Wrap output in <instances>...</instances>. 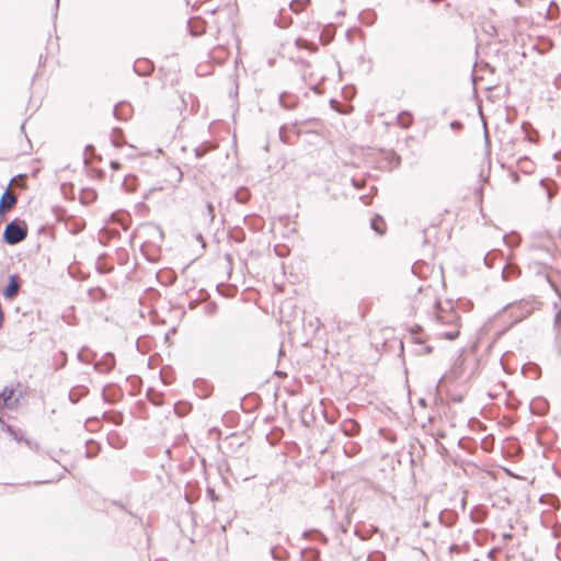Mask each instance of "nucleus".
<instances>
[{
	"mask_svg": "<svg viewBox=\"0 0 561 561\" xmlns=\"http://www.w3.org/2000/svg\"><path fill=\"white\" fill-rule=\"evenodd\" d=\"M436 321L438 324H446L448 330L439 331L438 334L447 340H455L459 335L458 317L455 312L439 310L436 312Z\"/></svg>",
	"mask_w": 561,
	"mask_h": 561,
	"instance_id": "nucleus-1",
	"label": "nucleus"
},
{
	"mask_svg": "<svg viewBox=\"0 0 561 561\" xmlns=\"http://www.w3.org/2000/svg\"><path fill=\"white\" fill-rule=\"evenodd\" d=\"M26 237L27 225L25 224V221L19 219L10 221L5 226L3 231V239L10 245H14L22 242Z\"/></svg>",
	"mask_w": 561,
	"mask_h": 561,
	"instance_id": "nucleus-2",
	"label": "nucleus"
},
{
	"mask_svg": "<svg viewBox=\"0 0 561 561\" xmlns=\"http://www.w3.org/2000/svg\"><path fill=\"white\" fill-rule=\"evenodd\" d=\"M211 13L224 14L227 20H232L238 13L236 0H222L216 9L210 10Z\"/></svg>",
	"mask_w": 561,
	"mask_h": 561,
	"instance_id": "nucleus-3",
	"label": "nucleus"
},
{
	"mask_svg": "<svg viewBox=\"0 0 561 561\" xmlns=\"http://www.w3.org/2000/svg\"><path fill=\"white\" fill-rule=\"evenodd\" d=\"M18 203V197L10 192L9 187L2 193L0 197V218L10 211Z\"/></svg>",
	"mask_w": 561,
	"mask_h": 561,
	"instance_id": "nucleus-4",
	"label": "nucleus"
},
{
	"mask_svg": "<svg viewBox=\"0 0 561 561\" xmlns=\"http://www.w3.org/2000/svg\"><path fill=\"white\" fill-rule=\"evenodd\" d=\"M115 366V358L112 353H106L94 364V369L101 374L110 373Z\"/></svg>",
	"mask_w": 561,
	"mask_h": 561,
	"instance_id": "nucleus-5",
	"label": "nucleus"
},
{
	"mask_svg": "<svg viewBox=\"0 0 561 561\" xmlns=\"http://www.w3.org/2000/svg\"><path fill=\"white\" fill-rule=\"evenodd\" d=\"M14 390L12 388L5 387L0 393V407L14 409L18 405L19 400L13 398Z\"/></svg>",
	"mask_w": 561,
	"mask_h": 561,
	"instance_id": "nucleus-6",
	"label": "nucleus"
},
{
	"mask_svg": "<svg viewBox=\"0 0 561 561\" xmlns=\"http://www.w3.org/2000/svg\"><path fill=\"white\" fill-rule=\"evenodd\" d=\"M19 289H20L19 278L16 275H12V276H10L9 283L4 287L2 294L7 299H12L13 297H15L18 295Z\"/></svg>",
	"mask_w": 561,
	"mask_h": 561,
	"instance_id": "nucleus-7",
	"label": "nucleus"
},
{
	"mask_svg": "<svg viewBox=\"0 0 561 561\" xmlns=\"http://www.w3.org/2000/svg\"><path fill=\"white\" fill-rule=\"evenodd\" d=\"M134 70L139 76H148L153 70V65L148 59H138L134 64Z\"/></svg>",
	"mask_w": 561,
	"mask_h": 561,
	"instance_id": "nucleus-8",
	"label": "nucleus"
},
{
	"mask_svg": "<svg viewBox=\"0 0 561 561\" xmlns=\"http://www.w3.org/2000/svg\"><path fill=\"white\" fill-rule=\"evenodd\" d=\"M341 430L344 433V435L352 437L359 433V424L354 420H345L341 424Z\"/></svg>",
	"mask_w": 561,
	"mask_h": 561,
	"instance_id": "nucleus-9",
	"label": "nucleus"
},
{
	"mask_svg": "<svg viewBox=\"0 0 561 561\" xmlns=\"http://www.w3.org/2000/svg\"><path fill=\"white\" fill-rule=\"evenodd\" d=\"M187 27L193 36H199L205 33V22L199 19H191L187 23Z\"/></svg>",
	"mask_w": 561,
	"mask_h": 561,
	"instance_id": "nucleus-10",
	"label": "nucleus"
},
{
	"mask_svg": "<svg viewBox=\"0 0 561 561\" xmlns=\"http://www.w3.org/2000/svg\"><path fill=\"white\" fill-rule=\"evenodd\" d=\"M8 434L16 442H25L31 446V442L25 437V433L21 428H15L11 425L7 426Z\"/></svg>",
	"mask_w": 561,
	"mask_h": 561,
	"instance_id": "nucleus-11",
	"label": "nucleus"
},
{
	"mask_svg": "<svg viewBox=\"0 0 561 561\" xmlns=\"http://www.w3.org/2000/svg\"><path fill=\"white\" fill-rule=\"evenodd\" d=\"M131 108L128 104L119 103L114 107V115L119 119H126L130 115Z\"/></svg>",
	"mask_w": 561,
	"mask_h": 561,
	"instance_id": "nucleus-12",
	"label": "nucleus"
},
{
	"mask_svg": "<svg viewBox=\"0 0 561 561\" xmlns=\"http://www.w3.org/2000/svg\"><path fill=\"white\" fill-rule=\"evenodd\" d=\"M397 123L400 127L402 128H408L412 125L413 123V116L410 112L408 111H402L401 113L398 114L397 116Z\"/></svg>",
	"mask_w": 561,
	"mask_h": 561,
	"instance_id": "nucleus-13",
	"label": "nucleus"
},
{
	"mask_svg": "<svg viewBox=\"0 0 561 561\" xmlns=\"http://www.w3.org/2000/svg\"><path fill=\"white\" fill-rule=\"evenodd\" d=\"M167 174H168L170 182L172 183L173 186H176L182 181L183 174H182L181 169L178 167H170L167 170Z\"/></svg>",
	"mask_w": 561,
	"mask_h": 561,
	"instance_id": "nucleus-14",
	"label": "nucleus"
},
{
	"mask_svg": "<svg viewBox=\"0 0 561 561\" xmlns=\"http://www.w3.org/2000/svg\"><path fill=\"white\" fill-rule=\"evenodd\" d=\"M518 274H519V268L512 264L505 265L502 271V276L505 280H510L512 277H515Z\"/></svg>",
	"mask_w": 561,
	"mask_h": 561,
	"instance_id": "nucleus-15",
	"label": "nucleus"
},
{
	"mask_svg": "<svg viewBox=\"0 0 561 561\" xmlns=\"http://www.w3.org/2000/svg\"><path fill=\"white\" fill-rule=\"evenodd\" d=\"M250 192L245 187H240L234 194V198L240 204H245L250 199Z\"/></svg>",
	"mask_w": 561,
	"mask_h": 561,
	"instance_id": "nucleus-16",
	"label": "nucleus"
},
{
	"mask_svg": "<svg viewBox=\"0 0 561 561\" xmlns=\"http://www.w3.org/2000/svg\"><path fill=\"white\" fill-rule=\"evenodd\" d=\"M381 225H383V220L381 217H375L371 219L370 221V226L371 228L378 233V234H382V229H381Z\"/></svg>",
	"mask_w": 561,
	"mask_h": 561,
	"instance_id": "nucleus-17",
	"label": "nucleus"
},
{
	"mask_svg": "<svg viewBox=\"0 0 561 561\" xmlns=\"http://www.w3.org/2000/svg\"><path fill=\"white\" fill-rule=\"evenodd\" d=\"M385 560H386V556H385V553H382L380 551H374V552L369 553L367 557V561H385Z\"/></svg>",
	"mask_w": 561,
	"mask_h": 561,
	"instance_id": "nucleus-18",
	"label": "nucleus"
},
{
	"mask_svg": "<svg viewBox=\"0 0 561 561\" xmlns=\"http://www.w3.org/2000/svg\"><path fill=\"white\" fill-rule=\"evenodd\" d=\"M529 252L531 255L535 256L536 252H542L547 255H549V251L546 248L539 247V245H533L529 248Z\"/></svg>",
	"mask_w": 561,
	"mask_h": 561,
	"instance_id": "nucleus-19",
	"label": "nucleus"
},
{
	"mask_svg": "<svg viewBox=\"0 0 561 561\" xmlns=\"http://www.w3.org/2000/svg\"><path fill=\"white\" fill-rule=\"evenodd\" d=\"M206 215H207L209 221L214 220V218H215V208H214V206L210 203H208L206 205Z\"/></svg>",
	"mask_w": 561,
	"mask_h": 561,
	"instance_id": "nucleus-20",
	"label": "nucleus"
},
{
	"mask_svg": "<svg viewBox=\"0 0 561 561\" xmlns=\"http://www.w3.org/2000/svg\"><path fill=\"white\" fill-rule=\"evenodd\" d=\"M296 45L299 47V48H311V44H309L306 39H302V38H298L296 41Z\"/></svg>",
	"mask_w": 561,
	"mask_h": 561,
	"instance_id": "nucleus-21",
	"label": "nucleus"
},
{
	"mask_svg": "<svg viewBox=\"0 0 561 561\" xmlns=\"http://www.w3.org/2000/svg\"><path fill=\"white\" fill-rule=\"evenodd\" d=\"M514 239H515V240H514V242H513V241L507 240V236H504V241H505L510 247H513V245L518 244V242H519V237H518V236H515V237H514Z\"/></svg>",
	"mask_w": 561,
	"mask_h": 561,
	"instance_id": "nucleus-22",
	"label": "nucleus"
},
{
	"mask_svg": "<svg viewBox=\"0 0 561 561\" xmlns=\"http://www.w3.org/2000/svg\"><path fill=\"white\" fill-rule=\"evenodd\" d=\"M285 96H286V93H282V94L279 95V103H280V105H282L283 107H285V108H289V106L285 103Z\"/></svg>",
	"mask_w": 561,
	"mask_h": 561,
	"instance_id": "nucleus-23",
	"label": "nucleus"
},
{
	"mask_svg": "<svg viewBox=\"0 0 561 561\" xmlns=\"http://www.w3.org/2000/svg\"><path fill=\"white\" fill-rule=\"evenodd\" d=\"M561 321V311H558L554 316V325H559Z\"/></svg>",
	"mask_w": 561,
	"mask_h": 561,
	"instance_id": "nucleus-24",
	"label": "nucleus"
},
{
	"mask_svg": "<svg viewBox=\"0 0 561 561\" xmlns=\"http://www.w3.org/2000/svg\"><path fill=\"white\" fill-rule=\"evenodd\" d=\"M111 168L113 170H118L121 169V163L118 161H111Z\"/></svg>",
	"mask_w": 561,
	"mask_h": 561,
	"instance_id": "nucleus-25",
	"label": "nucleus"
},
{
	"mask_svg": "<svg viewBox=\"0 0 561 561\" xmlns=\"http://www.w3.org/2000/svg\"><path fill=\"white\" fill-rule=\"evenodd\" d=\"M77 358H78V360H80L82 363H88L89 362V360L83 358V351L82 350L78 353Z\"/></svg>",
	"mask_w": 561,
	"mask_h": 561,
	"instance_id": "nucleus-26",
	"label": "nucleus"
},
{
	"mask_svg": "<svg viewBox=\"0 0 561 561\" xmlns=\"http://www.w3.org/2000/svg\"><path fill=\"white\" fill-rule=\"evenodd\" d=\"M352 184L353 186H355L356 188H359L362 186V182L359 180H356V179H352Z\"/></svg>",
	"mask_w": 561,
	"mask_h": 561,
	"instance_id": "nucleus-27",
	"label": "nucleus"
},
{
	"mask_svg": "<svg viewBox=\"0 0 561 561\" xmlns=\"http://www.w3.org/2000/svg\"><path fill=\"white\" fill-rule=\"evenodd\" d=\"M526 137H527L528 141H530V142H536V141H537V137H534V136H533V135H530V134H527V136H526Z\"/></svg>",
	"mask_w": 561,
	"mask_h": 561,
	"instance_id": "nucleus-28",
	"label": "nucleus"
},
{
	"mask_svg": "<svg viewBox=\"0 0 561 561\" xmlns=\"http://www.w3.org/2000/svg\"><path fill=\"white\" fill-rule=\"evenodd\" d=\"M112 141L115 147H121L123 145L117 138H113Z\"/></svg>",
	"mask_w": 561,
	"mask_h": 561,
	"instance_id": "nucleus-29",
	"label": "nucleus"
},
{
	"mask_svg": "<svg viewBox=\"0 0 561 561\" xmlns=\"http://www.w3.org/2000/svg\"><path fill=\"white\" fill-rule=\"evenodd\" d=\"M360 199L363 201V203L365 205H368L369 204V199H368V196H362Z\"/></svg>",
	"mask_w": 561,
	"mask_h": 561,
	"instance_id": "nucleus-30",
	"label": "nucleus"
},
{
	"mask_svg": "<svg viewBox=\"0 0 561 561\" xmlns=\"http://www.w3.org/2000/svg\"><path fill=\"white\" fill-rule=\"evenodd\" d=\"M484 263H485L486 266L491 267V264L489 262V255L484 256Z\"/></svg>",
	"mask_w": 561,
	"mask_h": 561,
	"instance_id": "nucleus-31",
	"label": "nucleus"
},
{
	"mask_svg": "<svg viewBox=\"0 0 561 561\" xmlns=\"http://www.w3.org/2000/svg\"><path fill=\"white\" fill-rule=\"evenodd\" d=\"M393 159H394V161H396V162H394V165H398V164L400 163V157L394 156V157H393Z\"/></svg>",
	"mask_w": 561,
	"mask_h": 561,
	"instance_id": "nucleus-32",
	"label": "nucleus"
},
{
	"mask_svg": "<svg viewBox=\"0 0 561 561\" xmlns=\"http://www.w3.org/2000/svg\"><path fill=\"white\" fill-rule=\"evenodd\" d=\"M295 4H296V2H291V3H290V8H291V10H294V11H296V9H295Z\"/></svg>",
	"mask_w": 561,
	"mask_h": 561,
	"instance_id": "nucleus-33",
	"label": "nucleus"
},
{
	"mask_svg": "<svg viewBox=\"0 0 561 561\" xmlns=\"http://www.w3.org/2000/svg\"><path fill=\"white\" fill-rule=\"evenodd\" d=\"M89 150H93V147L92 146H87L85 147V151H89Z\"/></svg>",
	"mask_w": 561,
	"mask_h": 561,
	"instance_id": "nucleus-34",
	"label": "nucleus"
},
{
	"mask_svg": "<svg viewBox=\"0 0 561 561\" xmlns=\"http://www.w3.org/2000/svg\"><path fill=\"white\" fill-rule=\"evenodd\" d=\"M552 197V192L548 190V198L550 199Z\"/></svg>",
	"mask_w": 561,
	"mask_h": 561,
	"instance_id": "nucleus-35",
	"label": "nucleus"
},
{
	"mask_svg": "<svg viewBox=\"0 0 561 561\" xmlns=\"http://www.w3.org/2000/svg\"><path fill=\"white\" fill-rule=\"evenodd\" d=\"M69 398L71 401L76 402V400L72 398V391L69 393Z\"/></svg>",
	"mask_w": 561,
	"mask_h": 561,
	"instance_id": "nucleus-36",
	"label": "nucleus"
},
{
	"mask_svg": "<svg viewBox=\"0 0 561 561\" xmlns=\"http://www.w3.org/2000/svg\"><path fill=\"white\" fill-rule=\"evenodd\" d=\"M426 351H427L428 353H431V352H432V347H431V346H427V347H426Z\"/></svg>",
	"mask_w": 561,
	"mask_h": 561,
	"instance_id": "nucleus-37",
	"label": "nucleus"
},
{
	"mask_svg": "<svg viewBox=\"0 0 561 561\" xmlns=\"http://www.w3.org/2000/svg\"><path fill=\"white\" fill-rule=\"evenodd\" d=\"M57 4L59 3V0H56Z\"/></svg>",
	"mask_w": 561,
	"mask_h": 561,
	"instance_id": "nucleus-38",
	"label": "nucleus"
}]
</instances>
